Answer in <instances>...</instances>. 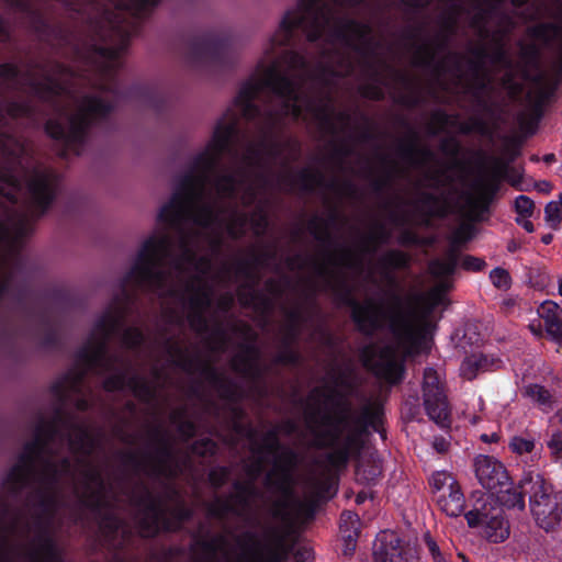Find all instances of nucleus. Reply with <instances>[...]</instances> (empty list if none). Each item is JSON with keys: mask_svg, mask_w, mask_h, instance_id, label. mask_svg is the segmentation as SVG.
Listing matches in <instances>:
<instances>
[{"mask_svg": "<svg viewBox=\"0 0 562 562\" xmlns=\"http://www.w3.org/2000/svg\"><path fill=\"white\" fill-rule=\"evenodd\" d=\"M353 58L364 64V30H277L266 42L262 55L235 99V106L248 120H257L261 132L239 165L215 175L222 155L229 149L236 132V114L227 111L215 124L204 148L189 168L175 179L171 198L159 210L157 227L140 244L136 258L115 297L95 319L79 349L75 368L53 385L63 403L76 402L83 391L86 373L111 372L104 381L108 391L130 389L144 400L154 397L158 382L138 375L123 360L108 356L106 344L122 325L128 294L136 286L170 296L176 304L172 322L187 318L191 328L204 334L212 286L225 282V270L212 276L211 258L225 234L243 235L248 227L260 235L267 227L259 204L249 218L238 202L249 205L268 183L272 161L280 155L276 132L286 116H304L329 124L334 106L329 86L334 77L355 72Z\"/></svg>", "mask_w": 562, "mask_h": 562, "instance_id": "nucleus-1", "label": "nucleus"}, {"mask_svg": "<svg viewBox=\"0 0 562 562\" xmlns=\"http://www.w3.org/2000/svg\"><path fill=\"white\" fill-rule=\"evenodd\" d=\"M98 446L95 430L86 423L40 422L3 483L14 493L32 480L37 516L30 524L0 504V562H59L53 531L56 512L69 504L67 493L87 507L114 506V491L92 456Z\"/></svg>", "mask_w": 562, "mask_h": 562, "instance_id": "nucleus-2", "label": "nucleus"}, {"mask_svg": "<svg viewBox=\"0 0 562 562\" xmlns=\"http://www.w3.org/2000/svg\"><path fill=\"white\" fill-rule=\"evenodd\" d=\"M349 386L344 381L334 385L326 384L315 389L308 398L306 412L307 425L319 446L331 448L324 464H316L304 482V498L294 493L293 471L296 454L279 445L277 434L269 431L260 445H254V463L248 470L249 481L235 484V493L229 497H216L209 505V513L216 518L234 515L251 522L257 514V501L262 497L252 480L267 463L272 468L266 476L267 485L280 493L272 503L270 512L273 518L289 520L305 513L316 501L325 497L333 485V470L344 467L358 448L360 429L374 425L378 407L368 403L359 416L346 398Z\"/></svg>", "mask_w": 562, "mask_h": 562, "instance_id": "nucleus-3", "label": "nucleus"}, {"mask_svg": "<svg viewBox=\"0 0 562 562\" xmlns=\"http://www.w3.org/2000/svg\"><path fill=\"white\" fill-rule=\"evenodd\" d=\"M449 289L440 281L426 293H411L403 297L395 291L386 293L383 302L372 299L352 305V317L359 328L371 333L386 324L394 341L366 346L361 351L363 364L375 375L390 383L401 380L406 356L419 355L429 349L432 331L430 316L443 302Z\"/></svg>", "mask_w": 562, "mask_h": 562, "instance_id": "nucleus-4", "label": "nucleus"}, {"mask_svg": "<svg viewBox=\"0 0 562 562\" xmlns=\"http://www.w3.org/2000/svg\"><path fill=\"white\" fill-rule=\"evenodd\" d=\"M126 46L125 38L119 45L99 47L91 56L97 78L91 80V92L75 91L70 80L74 72L63 66H55L52 74L42 72V78H31L32 90L42 98L58 95L59 119L49 120L46 133L59 142L66 151L79 154L85 145L91 124L104 119L113 109L114 102L108 81L121 66V54Z\"/></svg>", "mask_w": 562, "mask_h": 562, "instance_id": "nucleus-5", "label": "nucleus"}, {"mask_svg": "<svg viewBox=\"0 0 562 562\" xmlns=\"http://www.w3.org/2000/svg\"><path fill=\"white\" fill-rule=\"evenodd\" d=\"M322 241L323 250L304 261L302 269L307 273L308 292L331 291L338 295H349L352 284L348 274H360L369 258L380 244L389 239V233L381 223L373 224L353 245L334 246L328 240V232L314 231Z\"/></svg>", "mask_w": 562, "mask_h": 562, "instance_id": "nucleus-6", "label": "nucleus"}, {"mask_svg": "<svg viewBox=\"0 0 562 562\" xmlns=\"http://www.w3.org/2000/svg\"><path fill=\"white\" fill-rule=\"evenodd\" d=\"M169 499L156 497L147 488L142 487L139 495H133L131 501L137 508L136 521L144 537H151L162 527L170 529L168 516L177 521L190 517L191 510L184 505L175 490L167 492Z\"/></svg>", "mask_w": 562, "mask_h": 562, "instance_id": "nucleus-7", "label": "nucleus"}, {"mask_svg": "<svg viewBox=\"0 0 562 562\" xmlns=\"http://www.w3.org/2000/svg\"><path fill=\"white\" fill-rule=\"evenodd\" d=\"M267 544L256 555L248 557L239 550V537L223 533L204 543V562H281L284 553L282 539L276 527L267 526L262 529Z\"/></svg>", "mask_w": 562, "mask_h": 562, "instance_id": "nucleus-8", "label": "nucleus"}, {"mask_svg": "<svg viewBox=\"0 0 562 562\" xmlns=\"http://www.w3.org/2000/svg\"><path fill=\"white\" fill-rule=\"evenodd\" d=\"M520 488L529 495V506L536 524L552 531L561 522L562 508L552 493L551 485L537 471H527L520 480Z\"/></svg>", "mask_w": 562, "mask_h": 562, "instance_id": "nucleus-9", "label": "nucleus"}, {"mask_svg": "<svg viewBox=\"0 0 562 562\" xmlns=\"http://www.w3.org/2000/svg\"><path fill=\"white\" fill-rule=\"evenodd\" d=\"M493 494L487 495L482 507L470 510L465 519L470 527H482L483 536L491 542L498 543L509 536V527L503 516V508L494 505Z\"/></svg>", "mask_w": 562, "mask_h": 562, "instance_id": "nucleus-10", "label": "nucleus"}, {"mask_svg": "<svg viewBox=\"0 0 562 562\" xmlns=\"http://www.w3.org/2000/svg\"><path fill=\"white\" fill-rule=\"evenodd\" d=\"M503 173L504 166L499 160H494L487 169L473 179L465 193V203L471 216L485 210L498 188Z\"/></svg>", "mask_w": 562, "mask_h": 562, "instance_id": "nucleus-11", "label": "nucleus"}, {"mask_svg": "<svg viewBox=\"0 0 562 562\" xmlns=\"http://www.w3.org/2000/svg\"><path fill=\"white\" fill-rule=\"evenodd\" d=\"M475 474L483 487L495 492L508 485V473L495 458L479 456L475 460Z\"/></svg>", "mask_w": 562, "mask_h": 562, "instance_id": "nucleus-12", "label": "nucleus"}, {"mask_svg": "<svg viewBox=\"0 0 562 562\" xmlns=\"http://www.w3.org/2000/svg\"><path fill=\"white\" fill-rule=\"evenodd\" d=\"M375 562H407L403 542L393 532H383L374 549Z\"/></svg>", "mask_w": 562, "mask_h": 562, "instance_id": "nucleus-13", "label": "nucleus"}, {"mask_svg": "<svg viewBox=\"0 0 562 562\" xmlns=\"http://www.w3.org/2000/svg\"><path fill=\"white\" fill-rule=\"evenodd\" d=\"M549 338L562 349V308L552 301L543 302L538 308Z\"/></svg>", "mask_w": 562, "mask_h": 562, "instance_id": "nucleus-14", "label": "nucleus"}, {"mask_svg": "<svg viewBox=\"0 0 562 562\" xmlns=\"http://www.w3.org/2000/svg\"><path fill=\"white\" fill-rule=\"evenodd\" d=\"M409 258L400 250H390L381 256L374 269L379 272L381 279L390 286L396 285V279L392 269L404 268L408 265Z\"/></svg>", "mask_w": 562, "mask_h": 562, "instance_id": "nucleus-15", "label": "nucleus"}, {"mask_svg": "<svg viewBox=\"0 0 562 562\" xmlns=\"http://www.w3.org/2000/svg\"><path fill=\"white\" fill-rule=\"evenodd\" d=\"M144 470L150 475L171 477L177 475L179 467L173 462L170 449L164 447L162 451L148 461Z\"/></svg>", "mask_w": 562, "mask_h": 562, "instance_id": "nucleus-16", "label": "nucleus"}, {"mask_svg": "<svg viewBox=\"0 0 562 562\" xmlns=\"http://www.w3.org/2000/svg\"><path fill=\"white\" fill-rule=\"evenodd\" d=\"M498 61L502 66L505 67L504 75L502 76V87L508 92V94L513 98L518 97L522 90L525 85V77L520 76L510 65L503 52L498 53Z\"/></svg>", "mask_w": 562, "mask_h": 562, "instance_id": "nucleus-17", "label": "nucleus"}, {"mask_svg": "<svg viewBox=\"0 0 562 562\" xmlns=\"http://www.w3.org/2000/svg\"><path fill=\"white\" fill-rule=\"evenodd\" d=\"M436 502L439 508L449 517H458L464 510L465 499L460 486L449 492L440 493L436 496Z\"/></svg>", "mask_w": 562, "mask_h": 562, "instance_id": "nucleus-18", "label": "nucleus"}, {"mask_svg": "<svg viewBox=\"0 0 562 562\" xmlns=\"http://www.w3.org/2000/svg\"><path fill=\"white\" fill-rule=\"evenodd\" d=\"M463 58L457 54L447 56L441 66L438 69V79L443 82L448 76L453 81L456 88L465 83L464 72L462 69Z\"/></svg>", "mask_w": 562, "mask_h": 562, "instance_id": "nucleus-19", "label": "nucleus"}, {"mask_svg": "<svg viewBox=\"0 0 562 562\" xmlns=\"http://www.w3.org/2000/svg\"><path fill=\"white\" fill-rule=\"evenodd\" d=\"M495 363V360L482 353H473L464 359L460 367L463 378L474 379L480 372L487 371Z\"/></svg>", "mask_w": 562, "mask_h": 562, "instance_id": "nucleus-20", "label": "nucleus"}, {"mask_svg": "<svg viewBox=\"0 0 562 562\" xmlns=\"http://www.w3.org/2000/svg\"><path fill=\"white\" fill-rule=\"evenodd\" d=\"M424 404L428 416L439 426L445 427L449 417L446 395L441 394L432 397V394H429L424 400Z\"/></svg>", "mask_w": 562, "mask_h": 562, "instance_id": "nucleus-21", "label": "nucleus"}, {"mask_svg": "<svg viewBox=\"0 0 562 562\" xmlns=\"http://www.w3.org/2000/svg\"><path fill=\"white\" fill-rule=\"evenodd\" d=\"M458 263V256L453 249H450L445 257L434 259L429 262L428 271L435 278L441 281L452 274Z\"/></svg>", "mask_w": 562, "mask_h": 562, "instance_id": "nucleus-22", "label": "nucleus"}, {"mask_svg": "<svg viewBox=\"0 0 562 562\" xmlns=\"http://www.w3.org/2000/svg\"><path fill=\"white\" fill-rule=\"evenodd\" d=\"M510 482L508 481V485L495 491L497 494V499L505 506L512 508L524 509L525 508V499L524 495L527 493L520 488V484L518 487H512Z\"/></svg>", "mask_w": 562, "mask_h": 562, "instance_id": "nucleus-23", "label": "nucleus"}, {"mask_svg": "<svg viewBox=\"0 0 562 562\" xmlns=\"http://www.w3.org/2000/svg\"><path fill=\"white\" fill-rule=\"evenodd\" d=\"M555 87L557 81L551 82L540 76L531 83L528 91V99L530 102H533L535 105L539 106L550 98Z\"/></svg>", "mask_w": 562, "mask_h": 562, "instance_id": "nucleus-24", "label": "nucleus"}, {"mask_svg": "<svg viewBox=\"0 0 562 562\" xmlns=\"http://www.w3.org/2000/svg\"><path fill=\"white\" fill-rule=\"evenodd\" d=\"M430 486L435 496H438L440 493L449 492L450 490L459 486V483L454 479V476L448 471H437L430 477Z\"/></svg>", "mask_w": 562, "mask_h": 562, "instance_id": "nucleus-25", "label": "nucleus"}, {"mask_svg": "<svg viewBox=\"0 0 562 562\" xmlns=\"http://www.w3.org/2000/svg\"><path fill=\"white\" fill-rule=\"evenodd\" d=\"M522 394L525 397L540 406L550 407L552 404L551 393L539 384L526 385L522 390Z\"/></svg>", "mask_w": 562, "mask_h": 562, "instance_id": "nucleus-26", "label": "nucleus"}, {"mask_svg": "<svg viewBox=\"0 0 562 562\" xmlns=\"http://www.w3.org/2000/svg\"><path fill=\"white\" fill-rule=\"evenodd\" d=\"M423 391L424 400H426V397H428L429 394H432V397L445 394L440 376L438 372L435 371L432 368H427L424 372Z\"/></svg>", "mask_w": 562, "mask_h": 562, "instance_id": "nucleus-27", "label": "nucleus"}, {"mask_svg": "<svg viewBox=\"0 0 562 562\" xmlns=\"http://www.w3.org/2000/svg\"><path fill=\"white\" fill-rule=\"evenodd\" d=\"M158 348L161 349L162 352L166 353L167 360L172 362L176 366H179L183 368L184 370H189L190 366L187 363L184 359V355L182 352V349L169 341H162L158 344Z\"/></svg>", "mask_w": 562, "mask_h": 562, "instance_id": "nucleus-28", "label": "nucleus"}, {"mask_svg": "<svg viewBox=\"0 0 562 562\" xmlns=\"http://www.w3.org/2000/svg\"><path fill=\"white\" fill-rule=\"evenodd\" d=\"M101 529L104 535L110 537H116L119 533H126V526L122 522V520L117 517L115 513H110L108 516L103 518L101 521Z\"/></svg>", "mask_w": 562, "mask_h": 562, "instance_id": "nucleus-29", "label": "nucleus"}, {"mask_svg": "<svg viewBox=\"0 0 562 562\" xmlns=\"http://www.w3.org/2000/svg\"><path fill=\"white\" fill-rule=\"evenodd\" d=\"M546 222L551 228L557 229L562 222V206L557 201H551L544 209Z\"/></svg>", "mask_w": 562, "mask_h": 562, "instance_id": "nucleus-30", "label": "nucleus"}, {"mask_svg": "<svg viewBox=\"0 0 562 562\" xmlns=\"http://www.w3.org/2000/svg\"><path fill=\"white\" fill-rule=\"evenodd\" d=\"M535 446L536 443L532 438H525L521 436H515L509 441V448L512 451L519 456L532 452Z\"/></svg>", "mask_w": 562, "mask_h": 562, "instance_id": "nucleus-31", "label": "nucleus"}, {"mask_svg": "<svg viewBox=\"0 0 562 562\" xmlns=\"http://www.w3.org/2000/svg\"><path fill=\"white\" fill-rule=\"evenodd\" d=\"M547 445L553 460L562 467V431L553 432Z\"/></svg>", "mask_w": 562, "mask_h": 562, "instance_id": "nucleus-32", "label": "nucleus"}, {"mask_svg": "<svg viewBox=\"0 0 562 562\" xmlns=\"http://www.w3.org/2000/svg\"><path fill=\"white\" fill-rule=\"evenodd\" d=\"M113 3L120 8L135 10L140 12L149 5H154L158 0H112Z\"/></svg>", "mask_w": 562, "mask_h": 562, "instance_id": "nucleus-33", "label": "nucleus"}, {"mask_svg": "<svg viewBox=\"0 0 562 562\" xmlns=\"http://www.w3.org/2000/svg\"><path fill=\"white\" fill-rule=\"evenodd\" d=\"M490 279L492 283L501 290H507L510 286V276L504 269L496 268L492 270L490 273Z\"/></svg>", "mask_w": 562, "mask_h": 562, "instance_id": "nucleus-34", "label": "nucleus"}, {"mask_svg": "<svg viewBox=\"0 0 562 562\" xmlns=\"http://www.w3.org/2000/svg\"><path fill=\"white\" fill-rule=\"evenodd\" d=\"M533 202L526 195H519L515 200V210L518 213V217H530L533 212Z\"/></svg>", "mask_w": 562, "mask_h": 562, "instance_id": "nucleus-35", "label": "nucleus"}, {"mask_svg": "<svg viewBox=\"0 0 562 562\" xmlns=\"http://www.w3.org/2000/svg\"><path fill=\"white\" fill-rule=\"evenodd\" d=\"M340 532L345 540L344 553L346 555L351 554L352 551L355 550V543H356V540L359 535V528H353V529L345 528V529H340Z\"/></svg>", "mask_w": 562, "mask_h": 562, "instance_id": "nucleus-36", "label": "nucleus"}, {"mask_svg": "<svg viewBox=\"0 0 562 562\" xmlns=\"http://www.w3.org/2000/svg\"><path fill=\"white\" fill-rule=\"evenodd\" d=\"M143 335L137 328H127L122 337L123 344L128 347L133 348L138 346L140 342H143Z\"/></svg>", "mask_w": 562, "mask_h": 562, "instance_id": "nucleus-37", "label": "nucleus"}, {"mask_svg": "<svg viewBox=\"0 0 562 562\" xmlns=\"http://www.w3.org/2000/svg\"><path fill=\"white\" fill-rule=\"evenodd\" d=\"M424 540H425V544H426L429 553L434 558L435 562H448L446 560V558L441 554L436 541L428 533L425 535Z\"/></svg>", "mask_w": 562, "mask_h": 562, "instance_id": "nucleus-38", "label": "nucleus"}, {"mask_svg": "<svg viewBox=\"0 0 562 562\" xmlns=\"http://www.w3.org/2000/svg\"><path fill=\"white\" fill-rule=\"evenodd\" d=\"M209 477L212 485L218 487L228 480V471L225 468H216L210 472Z\"/></svg>", "mask_w": 562, "mask_h": 562, "instance_id": "nucleus-39", "label": "nucleus"}, {"mask_svg": "<svg viewBox=\"0 0 562 562\" xmlns=\"http://www.w3.org/2000/svg\"><path fill=\"white\" fill-rule=\"evenodd\" d=\"M359 528L358 515L352 512H344L340 517V529Z\"/></svg>", "mask_w": 562, "mask_h": 562, "instance_id": "nucleus-40", "label": "nucleus"}, {"mask_svg": "<svg viewBox=\"0 0 562 562\" xmlns=\"http://www.w3.org/2000/svg\"><path fill=\"white\" fill-rule=\"evenodd\" d=\"M16 77V69L12 65L0 66V81H12Z\"/></svg>", "mask_w": 562, "mask_h": 562, "instance_id": "nucleus-41", "label": "nucleus"}, {"mask_svg": "<svg viewBox=\"0 0 562 562\" xmlns=\"http://www.w3.org/2000/svg\"><path fill=\"white\" fill-rule=\"evenodd\" d=\"M462 266L468 270H480L483 266V262L477 258L468 256L463 259Z\"/></svg>", "mask_w": 562, "mask_h": 562, "instance_id": "nucleus-42", "label": "nucleus"}, {"mask_svg": "<svg viewBox=\"0 0 562 562\" xmlns=\"http://www.w3.org/2000/svg\"><path fill=\"white\" fill-rule=\"evenodd\" d=\"M179 432L182 437L189 438L194 434V425L190 420L179 423Z\"/></svg>", "mask_w": 562, "mask_h": 562, "instance_id": "nucleus-43", "label": "nucleus"}, {"mask_svg": "<svg viewBox=\"0 0 562 562\" xmlns=\"http://www.w3.org/2000/svg\"><path fill=\"white\" fill-rule=\"evenodd\" d=\"M432 446L438 452L443 453L448 450L449 441L443 437L435 438Z\"/></svg>", "mask_w": 562, "mask_h": 562, "instance_id": "nucleus-44", "label": "nucleus"}, {"mask_svg": "<svg viewBox=\"0 0 562 562\" xmlns=\"http://www.w3.org/2000/svg\"><path fill=\"white\" fill-rule=\"evenodd\" d=\"M302 176L304 178V187L306 189L312 188L318 181V176L316 173L307 175V171H304Z\"/></svg>", "mask_w": 562, "mask_h": 562, "instance_id": "nucleus-45", "label": "nucleus"}, {"mask_svg": "<svg viewBox=\"0 0 562 562\" xmlns=\"http://www.w3.org/2000/svg\"><path fill=\"white\" fill-rule=\"evenodd\" d=\"M529 217H517V223L521 225L528 233H532L533 224L528 220Z\"/></svg>", "mask_w": 562, "mask_h": 562, "instance_id": "nucleus-46", "label": "nucleus"}, {"mask_svg": "<svg viewBox=\"0 0 562 562\" xmlns=\"http://www.w3.org/2000/svg\"><path fill=\"white\" fill-rule=\"evenodd\" d=\"M470 229L468 226H461L456 233L454 238L457 241H464L468 239L467 232Z\"/></svg>", "mask_w": 562, "mask_h": 562, "instance_id": "nucleus-47", "label": "nucleus"}, {"mask_svg": "<svg viewBox=\"0 0 562 562\" xmlns=\"http://www.w3.org/2000/svg\"><path fill=\"white\" fill-rule=\"evenodd\" d=\"M536 189L539 192L549 193L552 189V186L548 181H540V182L536 183Z\"/></svg>", "mask_w": 562, "mask_h": 562, "instance_id": "nucleus-48", "label": "nucleus"}, {"mask_svg": "<svg viewBox=\"0 0 562 562\" xmlns=\"http://www.w3.org/2000/svg\"><path fill=\"white\" fill-rule=\"evenodd\" d=\"M203 449L199 450L200 453H213L215 449V445L211 440L203 441Z\"/></svg>", "mask_w": 562, "mask_h": 562, "instance_id": "nucleus-49", "label": "nucleus"}, {"mask_svg": "<svg viewBox=\"0 0 562 562\" xmlns=\"http://www.w3.org/2000/svg\"><path fill=\"white\" fill-rule=\"evenodd\" d=\"M233 302V296L232 295H225L222 297L221 302H220V306L222 310H227L228 306L232 304Z\"/></svg>", "mask_w": 562, "mask_h": 562, "instance_id": "nucleus-50", "label": "nucleus"}, {"mask_svg": "<svg viewBox=\"0 0 562 562\" xmlns=\"http://www.w3.org/2000/svg\"><path fill=\"white\" fill-rule=\"evenodd\" d=\"M481 439L484 441V442H497L499 437L496 432H493L491 435H482L481 436Z\"/></svg>", "mask_w": 562, "mask_h": 562, "instance_id": "nucleus-51", "label": "nucleus"}, {"mask_svg": "<svg viewBox=\"0 0 562 562\" xmlns=\"http://www.w3.org/2000/svg\"><path fill=\"white\" fill-rule=\"evenodd\" d=\"M241 371L245 374L254 375L255 374V363H254V361L251 360L244 369H241Z\"/></svg>", "mask_w": 562, "mask_h": 562, "instance_id": "nucleus-52", "label": "nucleus"}, {"mask_svg": "<svg viewBox=\"0 0 562 562\" xmlns=\"http://www.w3.org/2000/svg\"><path fill=\"white\" fill-rule=\"evenodd\" d=\"M417 151L414 149V148H411L408 151H407V158L408 160L412 162V164H416L418 162L417 160Z\"/></svg>", "mask_w": 562, "mask_h": 562, "instance_id": "nucleus-53", "label": "nucleus"}, {"mask_svg": "<svg viewBox=\"0 0 562 562\" xmlns=\"http://www.w3.org/2000/svg\"><path fill=\"white\" fill-rule=\"evenodd\" d=\"M432 59H434L432 54L427 49L426 54H425V57H423L422 60H419V63L420 64H425V65H429V64H431Z\"/></svg>", "mask_w": 562, "mask_h": 562, "instance_id": "nucleus-54", "label": "nucleus"}, {"mask_svg": "<svg viewBox=\"0 0 562 562\" xmlns=\"http://www.w3.org/2000/svg\"><path fill=\"white\" fill-rule=\"evenodd\" d=\"M395 173H396V168H395V166H387V167L385 168V177H386L387 179H390V178H392L393 176H395Z\"/></svg>", "mask_w": 562, "mask_h": 562, "instance_id": "nucleus-55", "label": "nucleus"}, {"mask_svg": "<svg viewBox=\"0 0 562 562\" xmlns=\"http://www.w3.org/2000/svg\"><path fill=\"white\" fill-rule=\"evenodd\" d=\"M529 327L535 335L540 336L542 334L540 323L537 326H535L533 324H530Z\"/></svg>", "mask_w": 562, "mask_h": 562, "instance_id": "nucleus-56", "label": "nucleus"}, {"mask_svg": "<svg viewBox=\"0 0 562 562\" xmlns=\"http://www.w3.org/2000/svg\"><path fill=\"white\" fill-rule=\"evenodd\" d=\"M554 34L559 38L560 48H561V67H562V30H554Z\"/></svg>", "mask_w": 562, "mask_h": 562, "instance_id": "nucleus-57", "label": "nucleus"}, {"mask_svg": "<svg viewBox=\"0 0 562 562\" xmlns=\"http://www.w3.org/2000/svg\"><path fill=\"white\" fill-rule=\"evenodd\" d=\"M5 33H7V29H5V24L4 22L0 19V38H4L5 36Z\"/></svg>", "mask_w": 562, "mask_h": 562, "instance_id": "nucleus-58", "label": "nucleus"}, {"mask_svg": "<svg viewBox=\"0 0 562 562\" xmlns=\"http://www.w3.org/2000/svg\"><path fill=\"white\" fill-rule=\"evenodd\" d=\"M553 236L551 234H546L542 236L541 240L543 244L548 245L552 241Z\"/></svg>", "mask_w": 562, "mask_h": 562, "instance_id": "nucleus-59", "label": "nucleus"}, {"mask_svg": "<svg viewBox=\"0 0 562 562\" xmlns=\"http://www.w3.org/2000/svg\"><path fill=\"white\" fill-rule=\"evenodd\" d=\"M553 159H554L553 154H549V155L544 156V161H547V162H551Z\"/></svg>", "mask_w": 562, "mask_h": 562, "instance_id": "nucleus-60", "label": "nucleus"}, {"mask_svg": "<svg viewBox=\"0 0 562 562\" xmlns=\"http://www.w3.org/2000/svg\"><path fill=\"white\" fill-rule=\"evenodd\" d=\"M367 94L370 95L371 98H376L378 99V98H380L381 92L380 91H374L372 93H367Z\"/></svg>", "mask_w": 562, "mask_h": 562, "instance_id": "nucleus-61", "label": "nucleus"}, {"mask_svg": "<svg viewBox=\"0 0 562 562\" xmlns=\"http://www.w3.org/2000/svg\"><path fill=\"white\" fill-rule=\"evenodd\" d=\"M508 249H509L510 251H515V250L517 249L516 244H515V243L509 244Z\"/></svg>", "mask_w": 562, "mask_h": 562, "instance_id": "nucleus-62", "label": "nucleus"}, {"mask_svg": "<svg viewBox=\"0 0 562 562\" xmlns=\"http://www.w3.org/2000/svg\"><path fill=\"white\" fill-rule=\"evenodd\" d=\"M559 294L562 295V277L559 279Z\"/></svg>", "mask_w": 562, "mask_h": 562, "instance_id": "nucleus-63", "label": "nucleus"}, {"mask_svg": "<svg viewBox=\"0 0 562 562\" xmlns=\"http://www.w3.org/2000/svg\"><path fill=\"white\" fill-rule=\"evenodd\" d=\"M420 155H422L423 160H426L428 158V156H429V153L428 151H423V153H420Z\"/></svg>", "mask_w": 562, "mask_h": 562, "instance_id": "nucleus-64", "label": "nucleus"}]
</instances>
